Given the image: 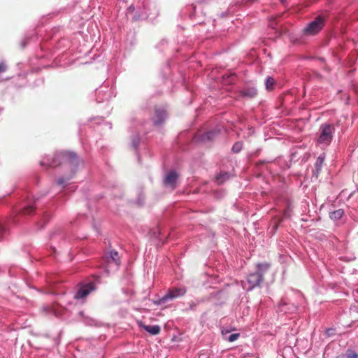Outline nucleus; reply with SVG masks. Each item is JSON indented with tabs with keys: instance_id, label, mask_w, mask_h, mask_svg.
Wrapping results in <instances>:
<instances>
[{
	"instance_id": "7c9ffc66",
	"label": "nucleus",
	"mask_w": 358,
	"mask_h": 358,
	"mask_svg": "<svg viewBox=\"0 0 358 358\" xmlns=\"http://www.w3.org/2000/svg\"><path fill=\"white\" fill-rule=\"evenodd\" d=\"M7 69V66L4 62H0V73L6 71Z\"/></svg>"
},
{
	"instance_id": "423d86ee",
	"label": "nucleus",
	"mask_w": 358,
	"mask_h": 358,
	"mask_svg": "<svg viewBox=\"0 0 358 358\" xmlns=\"http://www.w3.org/2000/svg\"><path fill=\"white\" fill-rule=\"evenodd\" d=\"M159 14L157 6L155 1H146L143 4V11L138 16L135 15L136 20H144L150 17V19L155 18Z\"/></svg>"
},
{
	"instance_id": "2eb2a0df",
	"label": "nucleus",
	"mask_w": 358,
	"mask_h": 358,
	"mask_svg": "<svg viewBox=\"0 0 358 358\" xmlns=\"http://www.w3.org/2000/svg\"><path fill=\"white\" fill-rule=\"evenodd\" d=\"M325 159V154L322 153L317 158L315 163V167L313 170V176L317 178L322 171L324 162Z\"/></svg>"
},
{
	"instance_id": "f03ea898",
	"label": "nucleus",
	"mask_w": 358,
	"mask_h": 358,
	"mask_svg": "<svg viewBox=\"0 0 358 358\" xmlns=\"http://www.w3.org/2000/svg\"><path fill=\"white\" fill-rule=\"evenodd\" d=\"M336 127L333 124L324 123L320 126L317 134V143L322 148H326L332 142Z\"/></svg>"
},
{
	"instance_id": "a211bd4d",
	"label": "nucleus",
	"mask_w": 358,
	"mask_h": 358,
	"mask_svg": "<svg viewBox=\"0 0 358 358\" xmlns=\"http://www.w3.org/2000/svg\"><path fill=\"white\" fill-rule=\"evenodd\" d=\"M43 310L48 315H52L57 317L61 316V313L56 306H45L43 307Z\"/></svg>"
},
{
	"instance_id": "cd10ccee",
	"label": "nucleus",
	"mask_w": 358,
	"mask_h": 358,
	"mask_svg": "<svg viewBox=\"0 0 358 358\" xmlns=\"http://www.w3.org/2000/svg\"><path fill=\"white\" fill-rule=\"evenodd\" d=\"M6 234V229L2 223L0 222V240L3 239Z\"/></svg>"
},
{
	"instance_id": "aec40b11",
	"label": "nucleus",
	"mask_w": 358,
	"mask_h": 358,
	"mask_svg": "<svg viewBox=\"0 0 358 358\" xmlns=\"http://www.w3.org/2000/svg\"><path fill=\"white\" fill-rule=\"evenodd\" d=\"M344 210L343 209H338L330 212L329 217L334 221L340 220L344 215Z\"/></svg>"
},
{
	"instance_id": "9d476101",
	"label": "nucleus",
	"mask_w": 358,
	"mask_h": 358,
	"mask_svg": "<svg viewBox=\"0 0 358 358\" xmlns=\"http://www.w3.org/2000/svg\"><path fill=\"white\" fill-rule=\"evenodd\" d=\"M96 96L97 102L101 103L108 101L115 95L112 87L102 86L96 90Z\"/></svg>"
},
{
	"instance_id": "bb28decb",
	"label": "nucleus",
	"mask_w": 358,
	"mask_h": 358,
	"mask_svg": "<svg viewBox=\"0 0 358 358\" xmlns=\"http://www.w3.org/2000/svg\"><path fill=\"white\" fill-rule=\"evenodd\" d=\"M50 218V215L48 213H44L43 215V223L41 225V227L39 228L42 229L44 227L45 224H46L49 221Z\"/></svg>"
},
{
	"instance_id": "1a4fd4ad",
	"label": "nucleus",
	"mask_w": 358,
	"mask_h": 358,
	"mask_svg": "<svg viewBox=\"0 0 358 358\" xmlns=\"http://www.w3.org/2000/svg\"><path fill=\"white\" fill-rule=\"evenodd\" d=\"M40 199L41 196H35L34 198H28L22 203V206L20 208L21 213L24 215L31 214L35 208H38Z\"/></svg>"
},
{
	"instance_id": "f8f14e48",
	"label": "nucleus",
	"mask_w": 358,
	"mask_h": 358,
	"mask_svg": "<svg viewBox=\"0 0 358 358\" xmlns=\"http://www.w3.org/2000/svg\"><path fill=\"white\" fill-rule=\"evenodd\" d=\"M178 179V174L176 171H169L164 178V185L166 187H169L174 189L176 187L177 181Z\"/></svg>"
},
{
	"instance_id": "c85d7f7f",
	"label": "nucleus",
	"mask_w": 358,
	"mask_h": 358,
	"mask_svg": "<svg viewBox=\"0 0 358 358\" xmlns=\"http://www.w3.org/2000/svg\"><path fill=\"white\" fill-rule=\"evenodd\" d=\"M358 355L352 350H348L347 353V358H357Z\"/></svg>"
},
{
	"instance_id": "2f4dec72",
	"label": "nucleus",
	"mask_w": 358,
	"mask_h": 358,
	"mask_svg": "<svg viewBox=\"0 0 358 358\" xmlns=\"http://www.w3.org/2000/svg\"><path fill=\"white\" fill-rule=\"evenodd\" d=\"M289 208L288 207L287 209L286 210H285L284 212V217L285 218H287V217H289L290 214H289Z\"/></svg>"
},
{
	"instance_id": "0eeeda50",
	"label": "nucleus",
	"mask_w": 358,
	"mask_h": 358,
	"mask_svg": "<svg viewBox=\"0 0 358 358\" xmlns=\"http://www.w3.org/2000/svg\"><path fill=\"white\" fill-rule=\"evenodd\" d=\"M324 17L322 15L316 17L303 29V35L310 36L318 34L324 26Z\"/></svg>"
},
{
	"instance_id": "4468645a",
	"label": "nucleus",
	"mask_w": 358,
	"mask_h": 358,
	"mask_svg": "<svg viewBox=\"0 0 358 358\" xmlns=\"http://www.w3.org/2000/svg\"><path fill=\"white\" fill-rule=\"evenodd\" d=\"M137 324L140 328L153 336L158 335L161 331V327L159 325H146L141 321H138Z\"/></svg>"
},
{
	"instance_id": "412c9836",
	"label": "nucleus",
	"mask_w": 358,
	"mask_h": 358,
	"mask_svg": "<svg viewBox=\"0 0 358 358\" xmlns=\"http://www.w3.org/2000/svg\"><path fill=\"white\" fill-rule=\"evenodd\" d=\"M230 177V174L227 172H221L216 177V182L218 185L222 184Z\"/></svg>"
},
{
	"instance_id": "20e7f679",
	"label": "nucleus",
	"mask_w": 358,
	"mask_h": 358,
	"mask_svg": "<svg viewBox=\"0 0 358 358\" xmlns=\"http://www.w3.org/2000/svg\"><path fill=\"white\" fill-rule=\"evenodd\" d=\"M186 292V289L183 287L170 288L164 296L153 301V303L157 306L164 305L169 301H172L177 298L182 296L185 294Z\"/></svg>"
},
{
	"instance_id": "f704fd0d",
	"label": "nucleus",
	"mask_w": 358,
	"mask_h": 358,
	"mask_svg": "<svg viewBox=\"0 0 358 358\" xmlns=\"http://www.w3.org/2000/svg\"><path fill=\"white\" fill-rule=\"evenodd\" d=\"M134 8L132 7V6H129V10H134Z\"/></svg>"
},
{
	"instance_id": "39448f33",
	"label": "nucleus",
	"mask_w": 358,
	"mask_h": 358,
	"mask_svg": "<svg viewBox=\"0 0 358 358\" xmlns=\"http://www.w3.org/2000/svg\"><path fill=\"white\" fill-rule=\"evenodd\" d=\"M103 264L107 272H109L110 269L117 270L120 264L118 252L114 250L106 252Z\"/></svg>"
},
{
	"instance_id": "4be33fe9",
	"label": "nucleus",
	"mask_w": 358,
	"mask_h": 358,
	"mask_svg": "<svg viewBox=\"0 0 358 358\" xmlns=\"http://www.w3.org/2000/svg\"><path fill=\"white\" fill-rule=\"evenodd\" d=\"M275 83V80L273 78L268 77L266 79V82H265L266 90H273Z\"/></svg>"
},
{
	"instance_id": "473e14b6",
	"label": "nucleus",
	"mask_w": 358,
	"mask_h": 358,
	"mask_svg": "<svg viewBox=\"0 0 358 358\" xmlns=\"http://www.w3.org/2000/svg\"><path fill=\"white\" fill-rule=\"evenodd\" d=\"M189 305L190 310H194L196 306V304L194 302H191V303H189Z\"/></svg>"
},
{
	"instance_id": "f3484780",
	"label": "nucleus",
	"mask_w": 358,
	"mask_h": 358,
	"mask_svg": "<svg viewBox=\"0 0 358 358\" xmlns=\"http://www.w3.org/2000/svg\"><path fill=\"white\" fill-rule=\"evenodd\" d=\"M166 112L165 110L162 108H156L155 109V117L153 120V123L155 125L158 126L162 124L166 120Z\"/></svg>"
},
{
	"instance_id": "9b49d317",
	"label": "nucleus",
	"mask_w": 358,
	"mask_h": 358,
	"mask_svg": "<svg viewBox=\"0 0 358 358\" xmlns=\"http://www.w3.org/2000/svg\"><path fill=\"white\" fill-rule=\"evenodd\" d=\"M148 123L149 122H145L143 124H141L139 125L134 124V129L136 130V131L138 133L137 135L134 136L131 139V146L134 148V149L135 150H137V149L140 145V143L141 141V139L139 137V135L141 133H146L147 132V130L145 128V124H148Z\"/></svg>"
},
{
	"instance_id": "b1692460",
	"label": "nucleus",
	"mask_w": 358,
	"mask_h": 358,
	"mask_svg": "<svg viewBox=\"0 0 358 358\" xmlns=\"http://www.w3.org/2000/svg\"><path fill=\"white\" fill-rule=\"evenodd\" d=\"M35 36H34V34H29V35H27L21 41V47L22 48H24L26 45L28 43L29 41V40H32V38H34Z\"/></svg>"
},
{
	"instance_id": "72a5a7b5",
	"label": "nucleus",
	"mask_w": 358,
	"mask_h": 358,
	"mask_svg": "<svg viewBox=\"0 0 358 358\" xmlns=\"http://www.w3.org/2000/svg\"><path fill=\"white\" fill-rule=\"evenodd\" d=\"M107 124L108 125L109 129H111V128H112V125H111V124H110V123H108Z\"/></svg>"
},
{
	"instance_id": "a878e982",
	"label": "nucleus",
	"mask_w": 358,
	"mask_h": 358,
	"mask_svg": "<svg viewBox=\"0 0 358 358\" xmlns=\"http://www.w3.org/2000/svg\"><path fill=\"white\" fill-rule=\"evenodd\" d=\"M242 150V143L241 142L236 143L232 147V151L235 153L239 152Z\"/></svg>"
},
{
	"instance_id": "393cba45",
	"label": "nucleus",
	"mask_w": 358,
	"mask_h": 358,
	"mask_svg": "<svg viewBox=\"0 0 358 358\" xmlns=\"http://www.w3.org/2000/svg\"><path fill=\"white\" fill-rule=\"evenodd\" d=\"M145 203V196L143 194V193H140L138 194V196L136 201V203L138 206H142Z\"/></svg>"
},
{
	"instance_id": "f257e3e1",
	"label": "nucleus",
	"mask_w": 358,
	"mask_h": 358,
	"mask_svg": "<svg viewBox=\"0 0 358 358\" xmlns=\"http://www.w3.org/2000/svg\"><path fill=\"white\" fill-rule=\"evenodd\" d=\"M41 165L45 167H56L61 165L64 166V169L70 170V173L69 175L59 178L57 180L56 184L52 187L55 188V186L57 185V192H61L66 185H67L68 182L77 171L79 162L76 153L62 151L54 155H48L45 157L41 161Z\"/></svg>"
},
{
	"instance_id": "ddd939ff",
	"label": "nucleus",
	"mask_w": 358,
	"mask_h": 358,
	"mask_svg": "<svg viewBox=\"0 0 358 358\" xmlns=\"http://www.w3.org/2000/svg\"><path fill=\"white\" fill-rule=\"evenodd\" d=\"M221 131V129L216 128L212 130H209L206 133L201 134L199 140L201 142H208L215 138Z\"/></svg>"
},
{
	"instance_id": "dca6fc26",
	"label": "nucleus",
	"mask_w": 358,
	"mask_h": 358,
	"mask_svg": "<svg viewBox=\"0 0 358 358\" xmlns=\"http://www.w3.org/2000/svg\"><path fill=\"white\" fill-rule=\"evenodd\" d=\"M257 94V90L255 86H247L241 90L239 96L245 98H254Z\"/></svg>"
},
{
	"instance_id": "c9c22d12",
	"label": "nucleus",
	"mask_w": 358,
	"mask_h": 358,
	"mask_svg": "<svg viewBox=\"0 0 358 358\" xmlns=\"http://www.w3.org/2000/svg\"><path fill=\"white\" fill-rule=\"evenodd\" d=\"M199 1H203V0H198Z\"/></svg>"
},
{
	"instance_id": "7ed1b4c3",
	"label": "nucleus",
	"mask_w": 358,
	"mask_h": 358,
	"mask_svg": "<svg viewBox=\"0 0 358 358\" xmlns=\"http://www.w3.org/2000/svg\"><path fill=\"white\" fill-rule=\"evenodd\" d=\"M270 265L267 263L258 264L257 265V271L249 274L247 277L248 287L243 285L244 289L252 290L263 281L264 274L268 271Z\"/></svg>"
},
{
	"instance_id": "c756f323",
	"label": "nucleus",
	"mask_w": 358,
	"mask_h": 358,
	"mask_svg": "<svg viewBox=\"0 0 358 358\" xmlns=\"http://www.w3.org/2000/svg\"><path fill=\"white\" fill-rule=\"evenodd\" d=\"M190 8L192 10V13L190 14V16L191 17L196 16L197 15V9H198L197 6H194V5L192 4Z\"/></svg>"
},
{
	"instance_id": "6e6552de",
	"label": "nucleus",
	"mask_w": 358,
	"mask_h": 358,
	"mask_svg": "<svg viewBox=\"0 0 358 358\" xmlns=\"http://www.w3.org/2000/svg\"><path fill=\"white\" fill-rule=\"evenodd\" d=\"M96 289L94 282H90L86 284H80L74 295V299L77 300H84L92 292Z\"/></svg>"
},
{
	"instance_id": "6ab92c4d",
	"label": "nucleus",
	"mask_w": 358,
	"mask_h": 358,
	"mask_svg": "<svg viewBox=\"0 0 358 358\" xmlns=\"http://www.w3.org/2000/svg\"><path fill=\"white\" fill-rule=\"evenodd\" d=\"M229 332H230V331H229V330L222 329V336L224 337V338L225 340L228 341L229 342H234V341H236L240 337V334H238V333L232 334L229 335V336H227V335Z\"/></svg>"
},
{
	"instance_id": "5701e85b",
	"label": "nucleus",
	"mask_w": 358,
	"mask_h": 358,
	"mask_svg": "<svg viewBox=\"0 0 358 358\" xmlns=\"http://www.w3.org/2000/svg\"><path fill=\"white\" fill-rule=\"evenodd\" d=\"M288 306V304H287L285 303L280 304V311L286 313L287 312L286 306ZM296 310V306H295L294 305H291V306L287 308V310H289L291 313L295 311Z\"/></svg>"
}]
</instances>
